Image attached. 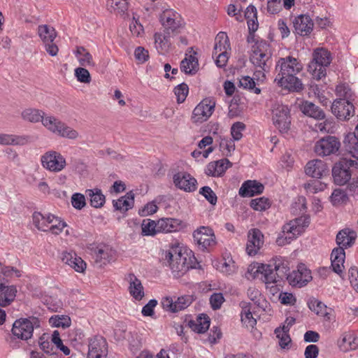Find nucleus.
Wrapping results in <instances>:
<instances>
[{
    "label": "nucleus",
    "mask_w": 358,
    "mask_h": 358,
    "mask_svg": "<svg viewBox=\"0 0 358 358\" xmlns=\"http://www.w3.org/2000/svg\"><path fill=\"white\" fill-rule=\"evenodd\" d=\"M264 236L261 231L257 229H252L248 234V243L246 252L250 256L255 255L264 243Z\"/></svg>",
    "instance_id": "19"
},
{
    "label": "nucleus",
    "mask_w": 358,
    "mask_h": 358,
    "mask_svg": "<svg viewBox=\"0 0 358 358\" xmlns=\"http://www.w3.org/2000/svg\"><path fill=\"white\" fill-rule=\"evenodd\" d=\"M343 143L350 152L358 150V124L355 132H350L345 136Z\"/></svg>",
    "instance_id": "42"
},
{
    "label": "nucleus",
    "mask_w": 358,
    "mask_h": 358,
    "mask_svg": "<svg viewBox=\"0 0 358 358\" xmlns=\"http://www.w3.org/2000/svg\"><path fill=\"white\" fill-rule=\"evenodd\" d=\"M22 118L31 123L41 122L45 119V113L39 109L29 108L24 109L21 113Z\"/></svg>",
    "instance_id": "39"
},
{
    "label": "nucleus",
    "mask_w": 358,
    "mask_h": 358,
    "mask_svg": "<svg viewBox=\"0 0 358 358\" xmlns=\"http://www.w3.org/2000/svg\"><path fill=\"white\" fill-rule=\"evenodd\" d=\"M303 69L302 64L297 59L288 56L284 58H280L276 66L275 71H278L276 76H295Z\"/></svg>",
    "instance_id": "13"
},
{
    "label": "nucleus",
    "mask_w": 358,
    "mask_h": 358,
    "mask_svg": "<svg viewBox=\"0 0 358 358\" xmlns=\"http://www.w3.org/2000/svg\"><path fill=\"white\" fill-rule=\"evenodd\" d=\"M71 204L76 209L81 210L86 205L85 196L80 193H74L71 196Z\"/></svg>",
    "instance_id": "56"
},
{
    "label": "nucleus",
    "mask_w": 358,
    "mask_h": 358,
    "mask_svg": "<svg viewBox=\"0 0 358 358\" xmlns=\"http://www.w3.org/2000/svg\"><path fill=\"white\" fill-rule=\"evenodd\" d=\"M217 166V173L219 177L222 176L229 167H231L232 164L229 159L224 158L217 161H215Z\"/></svg>",
    "instance_id": "61"
},
{
    "label": "nucleus",
    "mask_w": 358,
    "mask_h": 358,
    "mask_svg": "<svg viewBox=\"0 0 358 358\" xmlns=\"http://www.w3.org/2000/svg\"><path fill=\"white\" fill-rule=\"evenodd\" d=\"M62 261L78 273L86 269V263L73 251H64L62 253Z\"/></svg>",
    "instance_id": "23"
},
{
    "label": "nucleus",
    "mask_w": 358,
    "mask_h": 358,
    "mask_svg": "<svg viewBox=\"0 0 358 358\" xmlns=\"http://www.w3.org/2000/svg\"><path fill=\"white\" fill-rule=\"evenodd\" d=\"M199 194L205 197V199L212 205H215L217 197L215 193L208 186H204L199 190Z\"/></svg>",
    "instance_id": "53"
},
{
    "label": "nucleus",
    "mask_w": 358,
    "mask_h": 358,
    "mask_svg": "<svg viewBox=\"0 0 358 358\" xmlns=\"http://www.w3.org/2000/svg\"><path fill=\"white\" fill-rule=\"evenodd\" d=\"M86 194L90 199V205L96 208H101L103 206L106 201L105 196L102 194L99 189H87Z\"/></svg>",
    "instance_id": "41"
},
{
    "label": "nucleus",
    "mask_w": 358,
    "mask_h": 358,
    "mask_svg": "<svg viewBox=\"0 0 358 358\" xmlns=\"http://www.w3.org/2000/svg\"><path fill=\"white\" fill-rule=\"evenodd\" d=\"M27 142V137L8 134H0V145H22Z\"/></svg>",
    "instance_id": "40"
},
{
    "label": "nucleus",
    "mask_w": 358,
    "mask_h": 358,
    "mask_svg": "<svg viewBox=\"0 0 358 358\" xmlns=\"http://www.w3.org/2000/svg\"><path fill=\"white\" fill-rule=\"evenodd\" d=\"M348 274L351 285L358 292V269L352 267L349 269Z\"/></svg>",
    "instance_id": "64"
},
{
    "label": "nucleus",
    "mask_w": 358,
    "mask_h": 358,
    "mask_svg": "<svg viewBox=\"0 0 358 358\" xmlns=\"http://www.w3.org/2000/svg\"><path fill=\"white\" fill-rule=\"evenodd\" d=\"M224 301V296L222 293H214L210 298V303L213 310L220 309Z\"/></svg>",
    "instance_id": "57"
},
{
    "label": "nucleus",
    "mask_w": 358,
    "mask_h": 358,
    "mask_svg": "<svg viewBox=\"0 0 358 358\" xmlns=\"http://www.w3.org/2000/svg\"><path fill=\"white\" fill-rule=\"evenodd\" d=\"M108 343L101 336H95L90 340L88 352L108 353Z\"/></svg>",
    "instance_id": "36"
},
{
    "label": "nucleus",
    "mask_w": 358,
    "mask_h": 358,
    "mask_svg": "<svg viewBox=\"0 0 358 358\" xmlns=\"http://www.w3.org/2000/svg\"><path fill=\"white\" fill-rule=\"evenodd\" d=\"M50 323L56 327H68L70 326V318L64 316L55 315L50 318Z\"/></svg>",
    "instance_id": "52"
},
{
    "label": "nucleus",
    "mask_w": 358,
    "mask_h": 358,
    "mask_svg": "<svg viewBox=\"0 0 358 358\" xmlns=\"http://www.w3.org/2000/svg\"><path fill=\"white\" fill-rule=\"evenodd\" d=\"M194 241L198 248L202 251L207 250L209 247L216 243L213 231L208 227H200L193 232Z\"/></svg>",
    "instance_id": "11"
},
{
    "label": "nucleus",
    "mask_w": 358,
    "mask_h": 358,
    "mask_svg": "<svg viewBox=\"0 0 358 358\" xmlns=\"http://www.w3.org/2000/svg\"><path fill=\"white\" fill-rule=\"evenodd\" d=\"M287 280L290 285L301 287L312 280L311 272L301 264L297 267V270L293 271L287 275Z\"/></svg>",
    "instance_id": "18"
},
{
    "label": "nucleus",
    "mask_w": 358,
    "mask_h": 358,
    "mask_svg": "<svg viewBox=\"0 0 358 358\" xmlns=\"http://www.w3.org/2000/svg\"><path fill=\"white\" fill-rule=\"evenodd\" d=\"M300 110L306 116L316 120H323L325 113L319 106L308 101H303L299 105Z\"/></svg>",
    "instance_id": "27"
},
{
    "label": "nucleus",
    "mask_w": 358,
    "mask_h": 358,
    "mask_svg": "<svg viewBox=\"0 0 358 358\" xmlns=\"http://www.w3.org/2000/svg\"><path fill=\"white\" fill-rule=\"evenodd\" d=\"M245 129V124L241 122L234 123L231 127V134L234 141H239L243 137L242 131Z\"/></svg>",
    "instance_id": "51"
},
{
    "label": "nucleus",
    "mask_w": 358,
    "mask_h": 358,
    "mask_svg": "<svg viewBox=\"0 0 358 358\" xmlns=\"http://www.w3.org/2000/svg\"><path fill=\"white\" fill-rule=\"evenodd\" d=\"M34 226L41 231H50L53 234H59L66 226V223L60 220L54 215H43L40 212H34L32 215Z\"/></svg>",
    "instance_id": "6"
},
{
    "label": "nucleus",
    "mask_w": 358,
    "mask_h": 358,
    "mask_svg": "<svg viewBox=\"0 0 358 358\" xmlns=\"http://www.w3.org/2000/svg\"><path fill=\"white\" fill-rule=\"evenodd\" d=\"M38 345L41 349L46 354H51L53 350V345L51 342L48 340L45 334L39 338Z\"/></svg>",
    "instance_id": "59"
},
{
    "label": "nucleus",
    "mask_w": 358,
    "mask_h": 358,
    "mask_svg": "<svg viewBox=\"0 0 358 358\" xmlns=\"http://www.w3.org/2000/svg\"><path fill=\"white\" fill-rule=\"evenodd\" d=\"M238 87L248 90L256 94H259L261 92V90L255 87L254 79L248 76H242L239 79Z\"/></svg>",
    "instance_id": "44"
},
{
    "label": "nucleus",
    "mask_w": 358,
    "mask_h": 358,
    "mask_svg": "<svg viewBox=\"0 0 358 358\" xmlns=\"http://www.w3.org/2000/svg\"><path fill=\"white\" fill-rule=\"evenodd\" d=\"M336 92L343 98L334 100L331 105V111L341 120H349L355 115V106L352 103L355 94L348 86L336 87Z\"/></svg>",
    "instance_id": "4"
},
{
    "label": "nucleus",
    "mask_w": 358,
    "mask_h": 358,
    "mask_svg": "<svg viewBox=\"0 0 358 358\" xmlns=\"http://www.w3.org/2000/svg\"><path fill=\"white\" fill-rule=\"evenodd\" d=\"M159 20L165 29L164 34H155V44L157 51L164 55L169 52L171 45L170 37L180 33L182 22L180 15L171 9L164 10L160 15Z\"/></svg>",
    "instance_id": "1"
},
{
    "label": "nucleus",
    "mask_w": 358,
    "mask_h": 358,
    "mask_svg": "<svg viewBox=\"0 0 358 358\" xmlns=\"http://www.w3.org/2000/svg\"><path fill=\"white\" fill-rule=\"evenodd\" d=\"M309 308L317 315H325L327 314V306L322 301L313 299L308 302Z\"/></svg>",
    "instance_id": "50"
},
{
    "label": "nucleus",
    "mask_w": 358,
    "mask_h": 358,
    "mask_svg": "<svg viewBox=\"0 0 358 358\" xmlns=\"http://www.w3.org/2000/svg\"><path fill=\"white\" fill-rule=\"evenodd\" d=\"M107 6L120 15H127L129 8L127 0H108Z\"/></svg>",
    "instance_id": "43"
},
{
    "label": "nucleus",
    "mask_w": 358,
    "mask_h": 358,
    "mask_svg": "<svg viewBox=\"0 0 358 358\" xmlns=\"http://www.w3.org/2000/svg\"><path fill=\"white\" fill-rule=\"evenodd\" d=\"M193 55H187L180 62V70L187 75H194L199 70V62L196 57V52H193Z\"/></svg>",
    "instance_id": "28"
},
{
    "label": "nucleus",
    "mask_w": 358,
    "mask_h": 358,
    "mask_svg": "<svg viewBox=\"0 0 358 358\" xmlns=\"http://www.w3.org/2000/svg\"><path fill=\"white\" fill-rule=\"evenodd\" d=\"M220 147L223 155L229 156L235 149L234 141L222 140L220 143Z\"/></svg>",
    "instance_id": "58"
},
{
    "label": "nucleus",
    "mask_w": 358,
    "mask_h": 358,
    "mask_svg": "<svg viewBox=\"0 0 358 358\" xmlns=\"http://www.w3.org/2000/svg\"><path fill=\"white\" fill-rule=\"evenodd\" d=\"M275 82L284 89L288 90L290 92H301L303 89V85L295 76H275Z\"/></svg>",
    "instance_id": "24"
},
{
    "label": "nucleus",
    "mask_w": 358,
    "mask_h": 358,
    "mask_svg": "<svg viewBox=\"0 0 358 358\" xmlns=\"http://www.w3.org/2000/svg\"><path fill=\"white\" fill-rule=\"evenodd\" d=\"M294 27L297 34L307 36L313 29V22L308 15H300L293 21Z\"/></svg>",
    "instance_id": "25"
},
{
    "label": "nucleus",
    "mask_w": 358,
    "mask_h": 358,
    "mask_svg": "<svg viewBox=\"0 0 358 358\" xmlns=\"http://www.w3.org/2000/svg\"><path fill=\"white\" fill-rule=\"evenodd\" d=\"M345 258V253L343 248H336L332 250L331 255V267L333 271L339 275L343 273Z\"/></svg>",
    "instance_id": "31"
},
{
    "label": "nucleus",
    "mask_w": 358,
    "mask_h": 358,
    "mask_svg": "<svg viewBox=\"0 0 358 358\" xmlns=\"http://www.w3.org/2000/svg\"><path fill=\"white\" fill-rule=\"evenodd\" d=\"M210 324V318L206 314H201L195 320H191L187 323L188 327L198 334L206 332L208 329Z\"/></svg>",
    "instance_id": "33"
},
{
    "label": "nucleus",
    "mask_w": 358,
    "mask_h": 358,
    "mask_svg": "<svg viewBox=\"0 0 358 358\" xmlns=\"http://www.w3.org/2000/svg\"><path fill=\"white\" fill-rule=\"evenodd\" d=\"M340 147L341 143L337 137L327 136L316 142L314 150L317 155L323 157L336 154Z\"/></svg>",
    "instance_id": "12"
},
{
    "label": "nucleus",
    "mask_w": 358,
    "mask_h": 358,
    "mask_svg": "<svg viewBox=\"0 0 358 358\" xmlns=\"http://www.w3.org/2000/svg\"><path fill=\"white\" fill-rule=\"evenodd\" d=\"M75 76L77 80L80 83H90L91 81L90 72L85 68H76L75 69Z\"/></svg>",
    "instance_id": "55"
},
{
    "label": "nucleus",
    "mask_w": 358,
    "mask_h": 358,
    "mask_svg": "<svg viewBox=\"0 0 358 358\" xmlns=\"http://www.w3.org/2000/svg\"><path fill=\"white\" fill-rule=\"evenodd\" d=\"M40 327V321L36 317L16 320L11 329L13 335L22 341H27L33 336L34 329Z\"/></svg>",
    "instance_id": "8"
},
{
    "label": "nucleus",
    "mask_w": 358,
    "mask_h": 358,
    "mask_svg": "<svg viewBox=\"0 0 358 358\" xmlns=\"http://www.w3.org/2000/svg\"><path fill=\"white\" fill-rule=\"evenodd\" d=\"M142 234L143 236H155L158 234V229H157V222L153 220H144L141 225Z\"/></svg>",
    "instance_id": "49"
},
{
    "label": "nucleus",
    "mask_w": 358,
    "mask_h": 358,
    "mask_svg": "<svg viewBox=\"0 0 358 358\" xmlns=\"http://www.w3.org/2000/svg\"><path fill=\"white\" fill-rule=\"evenodd\" d=\"M165 259L168 261L169 267L176 278L185 274L189 268H196L198 264L191 250L180 247L179 245H173L165 253Z\"/></svg>",
    "instance_id": "2"
},
{
    "label": "nucleus",
    "mask_w": 358,
    "mask_h": 358,
    "mask_svg": "<svg viewBox=\"0 0 358 358\" xmlns=\"http://www.w3.org/2000/svg\"><path fill=\"white\" fill-rule=\"evenodd\" d=\"M134 203V194L131 191L127 192L124 196L117 200H113V204L115 210L127 211L132 208Z\"/></svg>",
    "instance_id": "38"
},
{
    "label": "nucleus",
    "mask_w": 358,
    "mask_h": 358,
    "mask_svg": "<svg viewBox=\"0 0 358 358\" xmlns=\"http://www.w3.org/2000/svg\"><path fill=\"white\" fill-rule=\"evenodd\" d=\"M271 56L269 44L265 41H257L252 45L250 61L255 66L266 71L269 69V65L267 63Z\"/></svg>",
    "instance_id": "7"
},
{
    "label": "nucleus",
    "mask_w": 358,
    "mask_h": 358,
    "mask_svg": "<svg viewBox=\"0 0 358 358\" xmlns=\"http://www.w3.org/2000/svg\"><path fill=\"white\" fill-rule=\"evenodd\" d=\"M192 295H184L178 297L175 301L174 310L176 313L187 308L193 302Z\"/></svg>",
    "instance_id": "48"
},
{
    "label": "nucleus",
    "mask_w": 358,
    "mask_h": 358,
    "mask_svg": "<svg viewBox=\"0 0 358 358\" xmlns=\"http://www.w3.org/2000/svg\"><path fill=\"white\" fill-rule=\"evenodd\" d=\"M174 185L186 192H193L197 188V180L189 173L180 171L173 176Z\"/></svg>",
    "instance_id": "17"
},
{
    "label": "nucleus",
    "mask_w": 358,
    "mask_h": 358,
    "mask_svg": "<svg viewBox=\"0 0 358 358\" xmlns=\"http://www.w3.org/2000/svg\"><path fill=\"white\" fill-rule=\"evenodd\" d=\"M289 268L288 262L277 258L270 262L268 264H258L250 265L248 268V273H253L254 277L257 273H262L264 276L265 283H275L284 278L287 279Z\"/></svg>",
    "instance_id": "3"
},
{
    "label": "nucleus",
    "mask_w": 358,
    "mask_h": 358,
    "mask_svg": "<svg viewBox=\"0 0 358 358\" xmlns=\"http://www.w3.org/2000/svg\"><path fill=\"white\" fill-rule=\"evenodd\" d=\"M38 34L45 45L46 52L50 56H56L59 49L54 43V40L57 36L55 29L47 24L39 25L38 27Z\"/></svg>",
    "instance_id": "10"
},
{
    "label": "nucleus",
    "mask_w": 358,
    "mask_h": 358,
    "mask_svg": "<svg viewBox=\"0 0 358 358\" xmlns=\"http://www.w3.org/2000/svg\"><path fill=\"white\" fill-rule=\"evenodd\" d=\"M263 184L257 181L248 180L245 181L239 189L238 194L242 197H252L264 192Z\"/></svg>",
    "instance_id": "26"
},
{
    "label": "nucleus",
    "mask_w": 358,
    "mask_h": 358,
    "mask_svg": "<svg viewBox=\"0 0 358 358\" xmlns=\"http://www.w3.org/2000/svg\"><path fill=\"white\" fill-rule=\"evenodd\" d=\"M356 233L350 229H344L340 231L336 236V243L338 245V248H345L351 247L356 239Z\"/></svg>",
    "instance_id": "29"
},
{
    "label": "nucleus",
    "mask_w": 358,
    "mask_h": 358,
    "mask_svg": "<svg viewBox=\"0 0 358 358\" xmlns=\"http://www.w3.org/2000/svg\"><path fill=\"white\" fill-rule=\"evenodd\" d=\"M173 92L176 96L177 102L182 103L185 101L189 93V87L186 83H182L174 87Z\"/></svg>",
    "instance_id": "47"
},
{
    "label": "nucleus",
    "mask_w": 358,
    "mask_h": 358,
    "mask_svg": "<svg viewBox=\"0 0 358 358\" xmlns=\"http://www.w3.org/2000/svg\"><path fill=\"white\" fill-rule=\"evenodd\" d=\"M348 200V196L345 191L336 189L331 195V201L334 206H339L346 203Z\"/></svg>",
    "instance_id": "45"
},
{
    "label": "nucleus",
    "mask_w": 358,
    "mask_h": 358,
    "mask_svg": "<svg viewBox=\"0 0 358 358\" xmlns=\"http://www.w3.org/2000/svg\"><path fill=\"white\" fill-rule=\"evenodd\" d=\"M78 136L79 134L76 130L66 124L64 129L62 130L60 136L62 138H66L69 139L74 140L76 139L78 137Z\"/></svg>",
    "instance_id": "63"
},
{
    "label": "nucleus",
    "mask_w": 358,
    "mask_h": 358,
    "mask_svg": "<svg viewBox=\"0 0 358 358\" xmlns=\"http://www.w3.org/2000/svg\"><path fill=\"white\" fill-rule=\"evenodd\" d=\"M94 254L96 263L99 264V266H102L113 259L114 251L108 245H103L97 247Z\"/></svg>",
    "instance_id": "32"
},
{
    "label": "nucleus",
    "mask_w": 358,
    "mask_h": 358,
    "mask_svg": "<svg viewBox=\"0 0 358 358\" xmlns=\"http://www.w3.org/2000/svg\"><path fill=\"white\" fill-rule=\"evenodd\" d=\"M272 120L274 125L281 131L286 132L291 123L289 110L287 106L278 102L272 105Z\"/></svg>",
    "instance_id": "9"
},
{
    "label": "nucleus",
    "mask_w": 358,
    "mask_h": 358,
    "mask_svg": "<svg viewBox=\"0 0 358 358\" xmlns=\"http://www.w3.org/2000/svg\"><path fill=\"white\" fill-rule=\"evenodd\" d=\"M330 63L329 52L324 48H317L313 53V58L308 66V71L313 79L320 80L326 77L327 67Z\"/></svg>",
    "instance_id": "5"
},
{
    "label": "nucleus",
    "mask_w": 358,
    "mask_h": 358,
    "mask_svg": "<svg viewBox=\"0 0 358 358\" xmlns=\"http://www.w3.org/2000/svg\"><path fill=\"white\" fill-rule=\"evenodd\" d=\"M302 223V220H300L299 222V217L285 224L282 227V233L284 234V237L282 236L278 238V244L285 245L289 243L292 240L303 233Z\"/></svg>",
    "instance_id": "16"
},
{
    "label": "nucleus",
    "mask_w": 358,
    "mask_h": 358,
    "mask_svg": "<svg viewBox=\"0 0 358 358\" xmlns=\"http://www.w3.org/2000/svg\"><path fill=\"white\" fill-rule=\"evenodd\" d=\"M136 59L141 63L145 62L149 58L148 51L143 47H138L134 52Z\"/></svg>",
    "instance_id": "62"
},
{
    "label": "nucleus",
    "mask_w": 358,
    "mask_h": 358,
    "mask_svg": "<svg viewBox=\"0 0 358 358\" xmlns=\"http://www.w3.org/2000/svg\"><path fill=\"white\" fill-rule=\"evenodd\" d=\"M250 206L255 210L263 211L269 208L271 203L267 198L263 196L252 199Z\"/></svg>",
    "instance_id": "46"
},
{
    "label": "nucleus",
    "mask_w": 358,
    "mask_h": 358,
    "mask_svg": "<svg viewBox=\"0 0 358 358\" xmlns=\"http://www.w3.org/2000/svg\"><path fill=\"white\" fill-rule=\"evenodd\" d=\"M305 173L307 176L315 178H322L327 176L329 169L327 164L320 159H313L309 161L305 166Z\"/></svg>",
    "instance_id": "20"
},
{
    "label": "nucleus",
    "mask_w": 358,
    "mask_h": 358,
    "mask_svg": "<svg viewBox=\"0 0 358 358\" xmlns=\"http://www.w3.org/2000/svg\"><path fill=\"white\" fill-rule=\"evenodd\" d=\"M245 17L248 20V24L252 22H258L257 8L253 5L247 7L245 11Z\"/></svg>",
    "instance_id": "60"
},
{
    "label": "nucleus",
    "mask_w": 358,
    "mask_h": 358,
    "mask_svg": "<svg viewBox=\"0 0 358 358\" xmlns=\"http://www.w3.org/2000/svg\"><path fill=\"white\" fill-rule=\"evenodd\" d=\"M351 176L347 162L336 163L332 169L334 181L338 185H345L350 180Z\"/></svg>",
    "instance_id": "21"
},
{
    "label": "nucleus",
    "mask_w": 358,
    "mask_h": 358,
    "mask_svg": "<svg viewBox=\"0 0 358 358\" xmlns=\"http://www.w3.org/2000/svg\"><path fill=\"white\" fill-rule=\"evenodd\" d=\"M17 289L13 285L5 286L1 285L0 287V306H9L16 296Z\"/></svg>",
    "instance_id": "35"
},
{
    "label": "nucleus",
    "mask_w": 358,
    "mask_h": 358,
    "mask_svg": "<svg viewBox=\"0 0 358 358\" xmlns=\"http://www.w3.org/2000/svg\"><path fill=\"white\" fill-rule=\"evenodd\" d=\"M66 124L54 116H46L43 120V125L50 131L61 136L62 130Z\"/></svg>",
    "instance_id": "37"
},
{
    "label": "nucleus",
    "mask_w": 358,
    "mask_h": 358,
    "mask_svg": "<svg viewBox=\"0 0 358 358\" xmlns=\"http://www.w3.org/2000/svg\"><path fill=\"white\" fill-rule=\"evenodd\" d=\"M215 102L210 99H204L194 109L191 120L194 123H202L212 115Z\"/></svg>",
    "instance_id": "15"
},
{
    "label": "nucleus",
    "mask_w": 358,
    "mask_h": 358,
    "mask_svg": "<svg viewBox=\"0 0 358 358\" xmlns=\"http://www.w3.org/2000/svg\"><path fill=\"white\" fill-rule=\"evenodd\" d=\"M42 166L51 172H59L66 165L65 158L58 152L49 151L41 156Z\"/></svg>",
    "instance_id": "14"
},
{
    "label": "nucleus",
    "mask_w": 358,
    "mask_h": 358,
    "mask_svg": "<svg viewBox=\"0 0 358 358\" xmlns=\"http://www.w3.org/2000/svg\"><path fill=\"white\" fill-rule=\"evenodd\" d=\"M277 338H279V345L282 348H285L291 342V338L287 332L281 331V327H277L275 331Z\"/></svg>",
    "instance_id": "54"
},
{
    "label": "nucleus",
    "mask_w": 358,
    "mask_h": 358,
    "mask_svg": "<svg viewBox=\"0 0 358 358\" xmlns=\"http://www.w3.org/2000/svg\"><path fill=\"white\" fill-rule=\"evenodd\" d=\"M181 221L173 218H162L157 222L158 233H171L180 229Z\"/></svg>",
    "instance_id": "30"
},
{
    "label": "nucleus",
    "mask_w": 358,
    "mask_h": 358,
    "mask_svg": "<svg viewBox=\"0 0 358 358\" xmlns=\"http://www.w3.org/2000/svg\"><path fill=\"white\" fill-rule=\"evenodd\" d=\"M227 36L223 32H220L215 38V44L214 47L213 55H217L218 51L221 52L220 53L218 54L217 59L215 60L216 65L220 68L225 66L228 61V56L227 52L225 50L222 51V48H224V50L226 49L225 45L222 43V41L224 40V43H227Z\"/></svg>",
    "instance_id": "22"
},
{
    "label": "nucleus",
    "mask_w": 358,
    "mask_h": 358,
    "mask_svg": "<svg viewBox=\"0 0 358 358\" xmlns=\"http://www.w3.org/2000/svg\"><path fill=\"white\" fill-rule=\"evenodd\" d=\"M129 281V293L138 301H140L144 296V291L142 283L134 273H129L127 277Z\"/></svg>",
    "instance_id": "34"
}]
</instances>
